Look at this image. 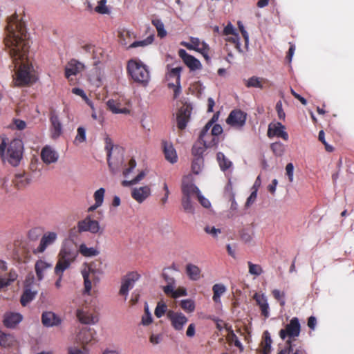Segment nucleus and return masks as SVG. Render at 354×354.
I'll return each instance as SVG.
<instances>
[{
    "label": "nucleus",
    "mask_w": 354,
    "mask_h": 354,
    "mask_svg": "<svg viewBox=\"0 0 354 354\" xmlns=\"http://www.w3.org/2000/svg\"><path fill=\"white\" fill-rule=\"evenodd\" d=\"M6 30L7 35L4 39L6 50L15 68L19 66L16 84L19 86L28 85L35 80L32 66L28 60L30 44L25 23L15 13L8 19Z\"/></svg>",
    "instance_id": "obj_1"
},
{
    "label": "nucleus",
    "mask_w": 354,
    "mask_h": 354,
    "mask_svg": "<svg viewBox=\"0 0 354 354\" xmlns=\"http://www.w3.org/2000/svg\"><path fill=\"white\" fill-rule=\"evenodd\" d=\"M6 140L3 139L2 142L0 144L1 156L6 159L11 165L14 167L17 166L23 154L24 147L22 141L19 139H14L9 143L6 152Z\"/></svg>",
    "instance_id": "obj_2"
},
{
    "label": "nucleus",
    "mask_w": 354,
    "mask_h": 354,
    "mask_svg": "<svg viewBox=\"0 0 354 354\" xmlns=\"http://www.w3.org/2000/svg\"><path fill=\"white\" fill-rule=\"evenodd\" d=\"M77 256L78 251L75 247L71 243H65L58 253L55 273H64L75 261Z\"/></svg>",
    "instance_id": "obj_3"
},
{
    "label": "nucleus",
    "mask_w": 354,
    "mask_h": 354,
    "mask_svg": "<svg viewBox=\"0 0 354 354\" xmlns=\"http://www.w3.org/2000/svg\"><path fill=\"white\" fill-rule=\"evenodd\" d=\"M127 71L128 75L136 83L142 86L148 85L150 80L149 68L141 61L130 59L127 62Z\"/></svg>",
    "instance_id": "obj_4"
},
{
    "label": "nucleus",
    "mask_w": 354,
    "mask_h": 354,
    "mask_svg": "<svg viewBox=\"0 0 354 354\" xmlns=\"http://www.w3.org/2000/svg\"><path fill=\"white\" fill-rule=\"evenodd\" d=\"M223 132L220 124H214V120H209L200 133V140L207 146H216L218 142V136Z\"/></svg>",
    "instance_id": "obj_5"
},
{
    "label": "nucleus",
    "mask_w": 354,
    "mask_h": 354,
    "mask_svg": "<svg viewBox=\"0 0 354 354\" xmlns=\"http://www.w3.org/2000/svg\"><path fill=\"white\" fill-rule=\"evenodd\" d=\"M101 274L100 269L95 268V264L92 262L85 264L84 268L82 270L84 279V292L89 295L92 288V284L95 285L100 281L99 275Z\"/></svg>",
    "instance_id": "obj_6"
},
{
    "label": "nucleus",
    "mask_w": 354,
    "mask_h": 354,
    "mask_svg": "<svg viewBox=\"0 0 354 354\" xmlns=\"http://www.w3.org/2000/svg\"><path fill=\"white\" fill-rule=\"evenodd\" d=\"M300 331L301 326L299 319L297 317H293L284 328L280 330L279 336L282 339L288 337V340L292 341V339H294L299 335Z\"/></svg>",
    "instance_id": "obj_7"
},
{
    "label": "nucleus",
    "mask_w": 354,
    "mask_h": 354,
    "mask_svg": "<svg viewBox=\"0 0 354 354\" xmlns=\"http://www.w3.org/2000/svg\"><path fill=\"white\" fill-rule=\"evenodd\" d=\"M190 42L181 41L180 45L187 48L189 50H194L203 55L206 60L209 59V47L205 41H201L197 37H191L189 38Z\"/></svg>",
    "instance_id": "obj_8"
},
{
    "label": "nucleus",
    "mask_w": 354,
    "mask_h": 354,
    "mask_svg": "<svg viewBox=\"0 0 354 354\" xmlns=\"http://www.w3.org/2000/svg\"><path fill=\"white\" fill-rule=\"evenodd\" d=\"M247 113L240 109L232 110L226 119V122L230 127L241 129L245 124Z\"/></svg>",
    "instance_id": "obj_9"
},
{
    "label": "nucleus",
    "mask_w": 354,
    "mask_h": 354,
    "mask_svg": "<svg viewBox=\"0 0 354 354\" xmlns=\"http://www.w3.org/2000/svg\"><path fill=\"white\" fill-rule=\"evenodd\" d=\"M104 226H100L99 223H78L77 227L73 228L70 232V237L72 238L77 236L78 233L82 232H90L93 234H102L104 231Z\"/></svg>",
    "instance_id": "obj_10"
},
{
    "label": "nucleus",
    "mask_w": 354,
    "mask_h": 354,
    "mask_svg": "<svg viewBox=\"0 0 354 354\" xmlns=\"http://www.w3.org/2000/svg\"><path fill=\"white\" fill-rule=\"evenodd\" d=\"M167 317L171 326L178 331L182 330L188 322L187 317L181 312L169 310L167 312Z\"/></svg>",
    "instance_id": "obj_11"
},
{
    "label": "nucleus",
    "mask_w": 354,
    "mask_h": 354,
    "mask_svg": "<svg viewBox=\"0 0 354 354\" xmlns=\"http://www.w3.org/2000/svg\"><path fill=\"white\" fill-rule=\"evenodd\" d=\"M140 275L137 272H131L127 273L122 279V284L119 294L125 296V299H127L129 290L133 288L136 281L140 279Z\"/></svg>",
    "instance_id": "obj_12"
},
{
    "label": "nucleus",
    "mask_w": 354,
    "mask_h": 354,
    "mask_svg": "<svg viewBox=\"0 0 354 354\" xmlns=\"http://www.w3.org/2000/svg\"><path fill=\"white\" fill-rule=\"evenodd\" d=\"M57 234L54 232L44 233L41 238L38 247L32 250L33 254H42L48 247L52 245L57 241Z\"/></svg>",
    "instance_id": "obj_13"
},
{
    "label": "nucleus",
    "mask_w": 354,
    "mask_h": 354,
    "mask_svg": "<svg viewBox=\"0 0 354 354\" xmlns=\"http://www.w3.org/2000/svg\"><path fill=\"white\" fill-rule=\"evenodd\" d=\"M50 122V136L53 140L59 138L63 133V127L61 120L55 111H52L49 115Z\"/></svg>",
    "instance_id": "obj_14"
},
{
    "label": "nucleus",
    "mask_w": 354,
    "mask_h": 354,
    "mask_svg": "<svg viewBox=\"0 0 354 354\" xmlns=\"http://www.w3.org/2000/svg\"><path fill=\"white\" fill-rule=\"evenodd\" d=\"M192 107L189 104H184L179 109L177 113V126L180 130L185 129L187 124L190 118Z\"/></svg>",
    "instance_id": "obj_15"
},
{
    "label": "nucleus",
    "mask_w": 354,
    "mask_h": 354,
    "mask_svg": "<svg viewBox=\"0 0 354 354\" xmlns=\"http://www.w3.org/2000/svg\"><path fill=\"white\" fill-rule=\"evenodd\" d=\"M178 54L190 71H194L202 68L201 62L194 56L188 54L185 50L180 49Z\"/></svg>",
    "instance_id": "obj_16"
},
{
    "label": "nucleus",
    "mask_w": 354,
    "mask_h": 354,
    "mask_svg": "<svg viewBox=\"0 0 354 354\" xmlns=\"http://www.w3.org/2000/svg\"><path fill=\"white\" fill-rule=\"evenodd\" d=\"M84 69V65L76 59H71L65 67V77L68 79L70 84H74V80L71 76L77 75Z\"/></svg>",
    "instance_id": "obj_17"
},
{
    "label": "nucleus",
    "mask_w": 354,
    "mask_h": 354,
    "mask_svg": "<svg viewBox=\"0 0 354 354\" xmlns=\"http://www.w3.org/2000/svg\"><path fill=\"white\" fill-rule=\"evenodd\" d=\"M285 129V126L281 122L270 123L268 126V136L269 138L276 136L287 141L289 136Z\"/></svg>",
    "instance_id": "obj_18"
},
{
    "label": "nucleus",
    "mask_w": 354,
    "mask_h": 354,
    "mask_svg": "<svg viewBox=\"0 0 354 354\" xmlns=\"http://www.w3.org/2000/svg\"><path fill=\"white\" fill-rule=\"evenodd\" d=\"M76 316L78 320L84 324H93L97 322V317L94 316L86 306L78 308Z\"/></svg>",
    "instance_id": "obj_19"
},
{
    "label": "nucleus",
    "mask_w": 354,
    "mask_h": 354,
    "mask_svg": "<svg viewBox=\"0 0 354 354\" xmlns=\"http://www.w3.org/2000/svg\"><path fill=\"white\" fill-rule=\"evenodd\" d=\"M23 319V316L19 313L7 312L3 315V324L6 327L13 328Z\"/></svg>",
    "instance_id": "obj_20"
},
{
    "label": "nucleus",
    "mask_w": 354,
    "mask_h": 354,
    "mask_svg": "<svg viewBox=\"0 0 354 354\" xmlns=\"http://www.w3.org/2000/svg\"><path fill=\"white\" fill-rule=\"evenodd\" d=\"M245 85L248 88H258L263 89L266 87H270L271 86V83L266 78L252 76L245 80Z\"/></svg>",
    "instance_id": "obj_21"
},
{
    "label": "nucleus",
    "mask_w": 354,
    "mask_h": 354,
    "mask_svg": "<svg viewBox=\"0 0 354 354\" xmlns=\"http://www.w3.org/2000/svg\"><path fill=\"white\" fill-rule=\"evenodd\" d=\"M41 322L46 327L57 326L61 324L62 319L55 313L48 311L42 313Z\"/></svg>",
    "instance_id": "obj_22"
},
{
    "label": "nucleus",
    "mask_w": 354,
    "mask_h": 354,
    "mask_svg": "<svg viewBox=\"0 0 354 354\" xmlns=\"http://www.w3.org/2000/svg\"><path fill=\"white\" fill-rule=\"evenodd\" d=\"M96 332L93 328L84 327L77 335V339L82 344H87L95 340Z\"/></svg>",
    "instance_id": "obj_23"
},
{
    "label": "nucleus",
    "mask_w": 354,
    "mask_h": 354,
    "mask_svg": "<svg viewBox=\"0 0 354 354\" xmlns=\"http://www.w3.org/2000/svg\"><path fill=\"white\" fill-rule=\"evenodd\" d=\"M41 158L44 163L49 165L56 162L59 155L51 147L47 145L41 149Z\"/></svg>",
    "instance_id": "obj_24"
},
{
    "label": "nucleus",
    "mask_w": 354,
    "mask_h": 354,
    "mask_svg": "<svg viewBox=\"0 0 354 354\" xmlns=\"http://www.w3.org/2000/svg\"><path fill=\"white\" fill-rule=\"evenodd\" d=\"M257 304L259 306L261 314L265 319L269 317V305L266 297L263 294L255 293L253 296Z\"/></svg>",
    "instance_id": "obj_25"
},
{
    "label": "nucleus",
    "mask_w": 354,
    "mask_h": 354,
    "mask_svg": "<svg viewBox=\"0 0 354 354\" xmlns=\"http://www.w3.org/2000/svg\"><path fill=\"white\" fill-rule=\"evenodd\" d=\"M150 188L148 186H144L133 189L131 192V196L137 202L142 203L150 195Z\"/></svg>",
    "instance_id": "obj_26"
},
{
    "label": "nucleus",
    "mask_w": 354,
    "mask_h": 354,
    "mask_svg": "<svg viewBox=\"0 0 354 354\" xmlns=\"http://www.w3.org/2000/svg\"><path fill=\"white\" fill-rule=\"evenodd\" d=\"M166 78L170 82L174 84L180 82V73L183 71L182 66H177L175 68H170L169 65L167 66Z\"/></svg>",
    "instance_id": "obj_27"
},
{
    "label": "nucleus",
    "mask_w": 354,
    "mask_h": 354,
    "mask_svg": "<svg viewBox=\"0 0 354 354\" xmlns=\"http://www.w3.org/2000/svg\"><path fill=\"white\" fill-rule=\"evenodd\" d=\"M52 268V264L46 262L44 260H37L35 264V270L37 277L39 281H41L44 277L46 271Z\"/></svg>",
    "instance_id": "obj_28"
},
{
    "label": "nucleus",
    "mask_w": 354,
    "mask_h": 354,
    "mask_svg": "<svg viewBox=\"0 0 354 354\" xmlns=\"http://www.w3.org/2000/svg\"><path fill=\"white\" fill-rule=\"evenodd\" d=\"M174 286H165L163 287V291L165 294L174 299H177L180 297L187 296V290L184 287H179L176 290H174Z\"/></svg>",
    "instance_id": "obj_29"
},
{
    "label": "nucleus",
    "mask_w": 354,
    "mask_h": 354,
    "mask_svg": "<svg viewBox=\"0 0 354 354\" xmlns=\"http://www.w3.org/2000/svg\"><path fill=\"white\" fill-rule=\"evenodd\" d=\"M181 190L183 196L189 197V198L197 197L200 193L198 187L193 183H183Z\"/></svg>",
    "instance_id": "obj_30"
},
{
    "label": "nucleus",
    "mask_w": 354,
    "mask_h": 354,
    "mask_svg": "<svg viewBox=\"0 0 354 354\" xmlns=\"http://www.w3.org/2000/svg\"><path fill=\"white\" fill-rule=\"evenodd\" d=\"M108 109L114 114H129V109L126 107H121V103L115 100H109L106 102Z\"/></svg>",
    "instance_id": "obj_31"
},
{
    "label": "nucleus",
    "mask_w": 354,
    "mask_h": 354,
    "mask_svg": "<svg viewBox=\"0 0 354 354\" xmlns=\"http://www.w3.org/2000/svg\"><path fill=\"white\" fill-rule=\"evenodd\" d=\"M201 269L192 263H187L185 267V272L189 279L192 281H198L201 277Z\"/></svg>",
    "instance_id": "obj_32"
},
{
    "label": "nucleus",
    "mask_w": 354,
    "mask_h": 354,
    "mask_svg": "<svg viewBox=\"0 0 354 354\" xmlns=\"http://www.w3.org/2000/svg\"><path fill=\"white\" fill-rule=\"evenodd\" d=\"M163 151L165 157L167 160L171 163H175L177 162V154L175 149L171 144H169L167 142H163Z\"/></svg>",
    "instance_id": "obj_33"
},
{
    "label": "nucleus",
    "mask_w": 354,
    "mask_h": 354,
    "mask_svg": "<svg viewBox=\"0 0 354 354\" xmlns=\"http://www.w3.org/2000/svg\"><path fill=\"white\" fill-rule=\"evenodd\" d=\"M12 181L14 186L17 189H21L24 188L30 183V179L26 175L24 172H23L16 174Z\"/></svg>",
    "instance_id": "obj_34"
},
{
    "label": "nucleus",
    "mask_w": 354,
    "mask_h": 354,
    "mask_svg": "<svg viewBox=\"0 0 354 354\" xmlns=\"http://www.w3.org/2000/svg\"><path fill=\"white\" fill-rule=\"evenodd\" d=\"M272 340L270 334L268 330L264 331L263 339L260 344V349L263 354H270L271 351V344Z\"/></svg>",
    "instance_id": "obj_35"
},
{
    "label": "nucleus",
    "mask_w": 354,
    "mask_h": 354,
    "mask_svg": "<svg viewBox=\"0 0 354 354\" xmlns=\"http://www.w3.org/2000/svg\"><path fill=\"white\" fill-rule=\"evenodd\" d=\"M17 276L18 275L15 270H11L9 272H6L3 277L0 278V290L15 281L17 279Z\"/></svg>",
    "instance_id": "obj_36"
},
{
    "label": "nucleus",
    "mask_w": 354,
    "mask_h": 354,
    "mask_svg": "<svg viewBox=\"0 0 354 354\" xmlns=\"http://www.w3.org/2000/svg\"><path fill=\"white\" fill-rule=\"evenodd\" d=\"M213 146H207L203 140H198L193 145L192 153L194 156L203 157L202 155L207 148L212 147Z\"/></svg>",
    "instance_id": "obj_37"
},
{
    "label": "nucleus",
    "mask_w": 354,
    "mask_h": 354,
    "mask_svg": "<svg viewBox=\"0 0 354 354\" xmlns=\"http://www.w3.org/2000/svg\"><path fill=\"white\" fill-rule=\"evenodd\" d=\"M105 194V189L100 188L94 192L93 198L95 200V203L90 207V210H93L97 209L100 207L103 202Z\"/></svg>",
    "instance_id": "obj_38"
},
{
    "label": "nucleus",
    "mask_w": 354,
    "mask_h": 354,
    "mask_svg": "<svg viewBox=\"0 0 354 354\" xmlns=\"http://www.w3.org/2000/svg\"><path fill=\"white\" fill-rule=\"evenodd\" d=\"M78 254L80 253L83 257H92L97 256L100 252L95 248H88L85 243L80 245L77 250Z\"/></svg>",
    "instance_id": "obj_39"
},
{
    "label": "nucleus",
    "mask_w": 354,
    "mask_h": 354,
    "mask_svg": "<svg viewBox=\"0 0 354 354\" xmlns=\"http://www.w3.org/2000/svg\"><path fill=\"white\" fill-rule=\"evenodd\" d=\"M226 287L222 283H216L212 287V299L215 303L221 302V297L226 292Z\"/></svg>",
    "instance_id": "obj_40"
},
{
    "label": "nucleus",
    "mask_w": 354,
    "mask_h": 354,
    "mask_svg": "<svg viewBox=\"0 0 354 354\" xmlns=\"http://www.w3.org/2000/svg\"><path fill=\"white\" fill-rule=\"evenodd\" d=\"M254 235V226L252 223L248 225L247 227L243 229L241 232V239L245 243H250Z\"/></svg>",
    "instance_id": "obj_41"
},
{
    "label": "nucleus",
    "mask_w": 354,
    "mask_h": 354,
    "mask_svg": "<svg viewBox=\"0 0 354 354\" xmlns=\"http://www.w3.org/2000/svg\"><path fill=\"white\" fill-rule=\"evenodd\" d=\"M216 158L221 169L223 171L230 169L232 165V162L222 152L217 153Z\"/></svg>",
    "instance_id": "obj_42"
},
{
    "label": "nucleus",
    "mask_w": 354,
    "mask_h": 354,
    "mask_svg": "<svg viewBox=\"0 0 354 354\" xmlns=\"http://www.w3.org/2000/svg\"><path fill=\"white\" fill-rule=\"evenodd\" d=\"M103 214L101 211L93 209L90 210V207L88 209V214L83 221H100L103 219Z\"/></svg>",
    "instance_id": "obj_43"
},
{
    "label": "nucleus",
    "mask_w": 354,
    "mask_h": 354,
    "mask_svg": "<svg viewBox=\"0 0 354 354\" xmlns=\"http://www.w3.org/2000/svg\"><path fill=\"white\" fill-rule=\"evenodd\" d=\"M277 354H304V351L302 349H296L294 351L292 341L287 340L286 347L281 349Z\"/></svg>",
    "instance_id": "obj_44"
},
{
    "label": "nucleus",
    "mask_w": 354,
    "mask_h": 354,
    "mask_svg": "<svg viewBox=\"0 0 354 354\" xmlns=\"http://www.w3.org/2000/svg\"><path fill=\"white\" fill-rule=\"evenodd\" d=\"M14 337L10 334H6L0 330V346L9 347L12 345Z\"/></svg>",
    "instance_id": "obj_45"
},
{
    "label": "nucleus",
    "mask_w": 354,
    "mask_h": 354,
    "mask_svg": "<svg viewBox=\"0 0 354 354\" xmlns=\"http://www.w3.org/2000/svg\"><path fill=\"white\" fill-rule=\"evenodd\" d=\"M104 51L102 48H95L93 49V59L94 60V65L97 66L99 63L104 59Z\"/></svg>",
    "instance_id": "obj_46"
},
{
    "label": "nucleus",
    "mask_w": 354,
    "mask_h": 354,
    "mask_svg": "<svg viewBox=\"0 0 354 354\" xmlns=\"http://www.w3.org/2000/svg\"><path fill=\"white\" fill-rule=\"evenodd\" d=\"M35 297V292H32L30 290H26L22 294L20 302L23 306H26L28 303L34 299Z\"/></svg>",
    "instance_id": "obj_47"
},
{
    "label": "nucleus",
    "mask_w": 354,
    "mask_h": 354,
    "mask_svg": "<svg viewBox=\"0 0 354 354\" xmlns=\"http://www.w3.org/2000/svg\"><path fill=\"white\" fill-rule=\"evenodd\" d=\"M151 23L156 27L158 37L163 38L167 35V32L165 30L164 24L160 19H153L151 21Z\"/></svg>",
    "instance_id": "obj_48"
},
{
    "label": "nucleus",
    "mask_w": 354,
    "mask_h": 354,
    "mask_svg": "<svg viewBox=\"0 0 354 354\" xmlns=\"http://www.w3.org/2000/svg\"><path fill=\"white\" fill-rule=\"evenodd\" d=\"M153 35H150V36L147 37L144 40L133 41L129 46L128 48H137V47H140V46H142V47L146 46L149 44H151L153 42Z\"/></svg>",
    "instance_id": "obj_49"
},
{
    "label": "nucleus",
    "mask_w": 354,
    "mask_h": 354,
    "mask_svg": "<svg viewBox=\"0 0 354 354\" xmlns=\"http://www.w3.org/2000/svg\"><path fill=\"white\" fill-rule=\"evenodd\" d=\"M203 165V157H195L192 163V170L194 174H198Z\"/></svg>",
    "instance_id": "obj_50"
},
{
    "label": "nucleus",
    "mask_w": 354,
    "mask_h": 354,
    "mask_svg": "<svg viewBox=\"0 0 354 354\" xmlns=\"http://www.w3.org/2000/svg\"><path fill=\"white\" fill-rule=\"evenodd\" d=\"M248 265L249 273L252 275L259 276L263 272L261 266L259 264H254L251 261H248Z\"/></svg>",
    "instance_id": "obj_51"
},
{
    "label": "nucleus",
    "mask_w": 354,
    "mask_h": 354,
    "mask_svg": "<svg viewBox=\"0 0 354 354\" xmlns=\"http://www.w3.org/2000/svg\"><path fill=\"white\" fill-rule=\"evenodd\" d=\"M86 141V129L80 127L77 129V135L75 138L74 144L77 145Z\"/></svg>",
    "instance_id": "obj_52"
},
{
    "label": "nucleus",
    "mask_w": 354,
    "mask_h": 354,
    "mask_svg": "<svg viewBox=\"0 0 354 354\" xmlns=\"http://www.w3.org/2000/svg\"><path fill=\"white\" fill-rule=\"evenodd\" d=\"M145 176V172L142 171L133 179H132L131 180H123L122 182V185L124 187H129L133 185H136L138 182H140L141 180H142Z\"/></svg>",
    "instance_id": "obj_53"
},
{
    "label": "nucleus",
    "mask_w": 354,
    "mask_h": 354,
    "mask_svg": "<svg viewBox=\"0 0 354 354\" xmlns=\"http://www.w3.org/2000/svg\"><path fill=\"white\" fill-rule=\"evenodd\" d=\"M181 203L185 212L188 213L194 212V206L192 201V198H189V197L182 196Z\"/></svg>",
    "instance_id": "obj_54"
},
{
    "label": "nucleus",
    "mask_w": 354,
    "mask_h": 354,
    "mask_svg": "<svg viewBox=\"0 0 354 354\" xmlns=\"http://www.w3.org/2000/svg\"><path fill=\"white\" fill-rule=\"evenodd\" d=\"M270 149L276 156H281L284 152L285 147L281 142H275L270 145Z\"/></svg>",
    "instance_id": "obj_55"
},
{
    "label": "nucleus",
    "mask_w": 354,
    "mask_h": 354,
    "mask_svg": "<svg viewBox=\"0 0 354 354\" xmlns=\"http://www.w3.org/2000/svg\"><path fill=\"white\" fill-rule=\"evenodd\" d=\"M180 305L183 310L188 313H192L195 309L194 302L192 299L182 300Z\"/></svg>",
    "instance_id": "obj_56"
},
{
    "label": "nucleus",
    "mask_w": 354,
    "mask_h": 354,
    "mask_svg": "<svg viewBox=\"0 0 354 354\" xmlns=\"http://www.w3.org/2000/svg\"><path fill=\"white\" fill-rule=\"evenodd\" d=\"M272 294L274 298L279 302L281 306H283L285 305L286 294L284 292L280 291L279 290L277 289H274L272 291Z\"/></svg>",
    "instance_id": "obj_57"
},
{
    "label": "nucleus",
    "mask_w": 354,
    "mask_h": 354,
    "mask_svg": "<svg viewBox=\"0 0 354 354\" xmlns=\"http://www.w3.org/2000/svg\"><path fill=\"white\" fill-rule=\"evenodd\" d=\"M227 42L231 43L234 45L235 48L239 51L242 52L241 48V44L239 42V36L238 34L232 35L230 37H227L225 39Z\"/></svg>",
    "instance_id": "obj_58"
},
{
    "label": "nucleus",
    "mask_w": 354,
    "mask_h": 354,
    "mask_svg": "<svg viewBox=\"0 0 354 354\" xmlns=\"http://www.w3.org/2000/svg\"><path fill=\"white\" fill-rule=\"evenodd\" d=\"M43 234V230L40 227H35L30 230L28 232V237L32 241H36Z\"/></svg>",
    "instance_id": "obj_59"
},
{
    "label": "nucleus",
    "mask_w": 354,
    "mask_h": 354,
    "mask_svg": "<svg viewBox=\"0 0 354 354\" xmlns=\"http://www.w3.org/2000/svg\"><path fill=\"white\" fill-rule=\"evenodd\" d=\"M167 309V305L163 302H158L155 309V315L160 318L166 313Z\"/></svg>",
    "instance_id": "obj_60"
},
{
    "label": "nucleus",
    "mask_w": 354,
    "mask_h": 354,
    "mask_svg": "<svg viewBox=\"0 0 354 354\" xmlns=\"http://www.w3.org/2000/svg\"><path fill=\"white\" fill-rule=\"evenodd\" d=\"M72 93L73 94H75L77 95L80 96L84 100H85V102L88 104L91 105V102L88 98V97L86 96V93H84V91L82 88H72Z\"/></svg>",
    "instance_id": "obj_61"
},
{
    "label": "nucleus",
    "mask_w": 354,
    "mask_h": 354,
    "mask_svg": "<svg viewBox=\"0 0 354 354\" xmlns=\"http://www.w3.org/2000/svg\"><path fill=\"white\" fill-rule=\"evenodd\" d=\"M276 111L279 120H284L286 118V113L283 109V105L281 100L278 101L275 106Z\"/></svg>",
    "instance_id": "obj_62"
},
{
    "label": "nucleus",
    "mask_w": 354,
    "mask_h": 354,
    "mask_svg": "<svg viewBox=\"0 0 354 354\" xmlns=\"http://www.w3.org/2000/svg\"><path fill=\"white\" fill-rule=\"evenodd\" d=\"M204 230L207 234L212 235L214 238H216L218 234L221 233V229L216 228L215 227H210L209 225L205 227Z\"/></svg>",
    "instance_id": "obj_63"
},
{
    "label": "nucleus",
    "mask_w": 354,
    "mask_h": 354,
    "mask_svg": "<svg viewBox=\"0 0 354 354\" xmlns=\"http://www.w3.org/2000/svg\"><path fill=\"white\" fill-rule=\"evenodd\" d=\"M68 354H88V351L84 346L82 348L77 347H70L68 350Z\"/></svg>",
    "instance_id": "obj_64"
}]
</instances>
